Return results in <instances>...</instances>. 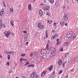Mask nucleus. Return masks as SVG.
Wrapping results in <instances>:
<instances>
[{
  "mask_svg": "<svg viewBox=\"0 0 78 78\" xmlns=\"http://www.w3.org/2000/svg\"><path fill=\"white\" fill-rule=\"evenodd\" d=\"M36 72L34 71L32 72V74L30 75L31 78H34V77H35V78H40V77L39 76V75L37 74H36Z\"/></svg>",
  "mask_w": 78,
  "mask_h": 78,
  "instance_id": "nucleus-1",
  "label": "nucleus"
},
{
  "mask_svg": "<svg viewBox=\"0 0 78 78\" xmlns=\"http://www.w3.org/2000/svg\"><path fill=\"white\" fill-rule=\"evenodd\" d=\"M47 53V51L45 49L42 50L41 52V54L42 56H45Z\"/></svg>",
  "mask_w": 78,
  "mask_h": 78,
  "instance_id": "nucleus-2",
  "label": "nucleus"
},
{
  "mask_svg": "<svg viewBox=\"0 0 78 78\" xmlns=\"http://www.w3.org/2000/svg\"><path fill=\"white\" fill-rule=\"evenodd\" d=\"M38 27L39 28H43L44 27V26L41 22H39L38 23Z\"/></svg>",
  "mask_w": 78,
  "mask_h": 78,
  "instance_id": "nucleus-3",
  "label": "nucleus"
},
{
  "mask_svg": "<svg viewBox=\"0 0 78 78\" xmlns=\"http://www.w3.org/2000/svg\"><path fill=\"white\" fill-rule=\"evenodd\" d=\"M51 55H52V53L51 52H49V53H48L46 56L47 59H50V58L52 56Z\"/></svg>",
  "mask_w": 78,
  "mask_h": 78,
  "instance_id": "nucleus-4",
  "label": "nucleus"
},
{
  "mask_svg": "<svg viewBox=\"0 0 78 78\" xmlns=\"http://www.w3.org/2000/svg\"><path fill=\"white\" fill-rule=\"evenodd\" d=\"M65 23V22L64 21H63L62 22L61 21L60 22V25L61 26H62V27H63V26H64V23Z\"/></svg>",
  "mask_w": 78,
  "mask_h": 78,
  "instance_id": "nucleus-5",
  "label": "nucleus"
},
{
  "mask_svg": "<svg viewBox=\"0 0 78 78\" xmlns=\"http://www.w3.org/2000/svg\"><path fill=\"white\" fill-rule=\"evenodd\" d=\"M50 7L49 6H47L46 8H43V9H44L45 11H49V9H50Z\"/></svg>",
  "mask_w": 78,
  "mask_h": 78,
  "instance_id": "nucleus-6",
  "label": "nucleus"
},
{
  "mask_svg": "<svg viewBox=\"0 0 78 78\" xmlns=\"http://www.w3.org/2000/svg\"><path fill=\"white\" fill-rule=\"evenodd\" d=\"M66 37L68 39L69 38H71V37H72V35L71 34H67L66 35Z\"/></svg>",
  "mask_w": 78,
  "mask_h": 78,
  "instance_id": "nucleus-7",
  "label": "nucleus"
},
{
  "mask_svg": "<svg viewBox=\"0 0 78 78\" xmlns=\"http://www.w3.org/2000/svg\"><path fill=\"white\" fill-rule=\"evenodd\" d=\"M4 11H5L4 9H2L0 12V16H3V15L4 14Z\"/></svg>",
  "mask_w": 78,
  "mask_h": 78,
  "instance_id": "nucleus-8",
  "label": "nucleus"
},
{
  "mask_svg": "<svg viewBox=\"0 0 78 78\" xmlns=\"http://www.w3.org/2000/svg\"><path fill=\"white\" fill-rule=\"evenodd\" d=\"M53 66H51L49 68H48V70L49 71H51L53 70Z\"/></svg>",
  "mask_w": 78,
  "mask_h": 78,
  "instance_id": "nucleus-9",
  "label": "nucleus"
},
{
  "mask_svg": "<svg viewBox=\"0 0 78 78\" xmlns=\"http://www.w3.org/2000/svg\"><path fill=\"white\" fill-rule=\"evenodd\" d=\"M36 60L37 62H39L41 60V58L37 57L36 58Z\"/></svg>",
  "mask_w": 78,
  "mask_h": 78,
  "instance_id": "nucleus-10",
  "label": "nucleus"
},
{
  "mask_svg": "<svg viewBox=\"0 0 78 78\" xmlns=\"http://www.w3.org/2000/svg\"><path fill=\"white\" fill-rule=\"evenodd\" d=\"M39 12L40 15V16L41 17V16H42V15H43V12H42V11L41 10H40Z\"/></svg>",
  "mask_w": 78,
  "mask_h": 78,
  "instance_id": "nucleus-11",
  "label": "nucleus"
},
{
  "mask_svg": "<svg viewBox=\"0 0 78 78\" xmlns=\"http://www.w3.org/2000/svg\"><path fill=\"white\" fill-rule=\"evenodd\" d=\"M2 20H0V30L2 27Z\"/></svg>",
  "mask_w": 78,
  "mask_h": 78,
  "instance_id": "nucleus-12",
  "label": "nucleus"
},
{
  "mask_svg": "<svg viewBox=\"0 0 78 78\" xmlns=\"http://www.w3.org/2000/svg\"><path fill=\"white\" fill-rule=\"evenodd\" d=\"M31 4H29L28 5V9L29 10H31Z\"/></svg>",
  "mask_w": 78,
  "mask_h": 78,
  "instance_id": "nucleus-13",
  "label": "nucleus"
},
{
  "mask_svg": "<svg viewBox=\"0 0 78 78\" xmlns=\"http://www.w3.org/2000/svg\"><path fill=\"white\" fill-rule=\"evenodd\" d=\"M6 53L8 54V53H9V54H14V51H10L9 52H6Z\"/></svg>",
  "mask_w": 78,
  "mask_h": 78,
  "instance_id": "nucleus-14",
  "label": "nucleus"
},
{
  "mask_svg": "<svg viewBox=\"0 0 78 78\" xmlns=\"http://www.w3.org/2000/svg\"><path fill=\"white\" fill-rule=\"evenodd\" d=\"M64 45H69V42H66L65 43H64Z\"/></svg>",
  "mask_w": 78,
  "mask_h": 78,
  "instance_id": "nucleus-15",
  "label": "nucleus"
},
{
  "mask_svg": "<svg viewBox=\"0 0 78 78\" xmlns=\"http://www.w3.org/2000/svg\"><path fill=\"white\" fill-rule=\"evenodd\" d=\"M45 73H46L45 71H43L41 74V76H44V75H45Z\"/></svg>",
  "mask_w": 78,
  "mask_h": 78,
  "instance_id": "nucleus-16",
  "label": "nucleus"
},
{
  "mask_svg": "<svg viewBox=\"0 0 78 78\" xmlns=\"http://www.w3.org/2000/svg\"><path fill=\"white\" fill-rule=\"evenodd\" d=\"M63 19H64V20H65V21H67L68 20H69V17H65V18H63Z\"/></svg>",
  "mask_w": 78,
  "mask_h": 78,
  "instance_id": "nucleus-17",
  "label": "nucleus"
},
{
  "mask_svg": "<svg viewBox=\"0 0 78 78\" xmlns=\"http://www.w3.org/2000/svg\"><path fill=\"white\" fill-rule=\"evenodd\" d=\"M62 60H59L58 64L60 66H61L62 65Z\"/></svg>",
  "mask_w": 78,
  "mask_h": 78,
  "instance_id": "nucleus-18",
  "label": "nucleus"
},
{
  "mask_svg": "<svg viewBox=\"0 0 78 78\" xmlns=\"http://www.w3.org/2000/svg\"><path fill=\"white\" fill-rule=\"evenodd\" d=\"M10 11L12 13H13V11H14V9L13 8H11L10 9Z\"/></svg>",
  "mask_w": 78,
  "mask_h": 78,
  "instance_id": "nucleus-19",
  "label": "nucleus"
},
{
  "mask_svg": "<svg viewBox=\"0 0 78 78\" xmlns=\"http://www.w3.org/2000/svg\"><path fill=\"white\" fill-rule=\"evenodd\" d=\"M5 36H6L7 37V38H8L9 36V34H5Z\"/></svg>",
  "mask_w": 78,
  "mask_h": 78,
  "instance_id": "nucleus-20",
  "label": "nucleus"
},
{
  "mask_svg": "<svg viewBox=\"0 0 78 78\" xmlns=\"http://www.w3.org/2000/svg\"><path fill=\"white\" fill-rule=\"evenodd\" d=\"M63 72V70H61L60 71L58 72L59 75H60L61 73H62Z\"/></svg>",
  "mask_w": 78,
  "mask_h": 78,
  "instance_id": "nucleus-21",
  "label": "nucleus"
},
{
  "mask_svg": "<svg viewBox=\"0 0 78 78\" xmlns=\"http://www.w3.org/2000/svg\"><path fill=\"white\" fill-rule=\"evenodd\" d=\"M13 22H14V20H12V21H11L10 22V24H11V25H12V26H14V24H13Z\"/></svg>",
  "mask_w": 78,
  "mask_h": 78,
  "instance_id": "nucleus-22",
  "label": "nucleus"
},
{
  "mask_svg": "<svg viewBox=\"0 0 78 78\" xmlns=\"http://www.w3.org/2000/svg\"><path fill=\"white\" fill-rule=\"evenodd\" d=\"M52 52H54V53H55V52L56 51V50L55 48H54L52 50Z\"/></svg>",
  "mask_w": 78,
  "mask_h": 78,
  "instance_id": "nucleus-23",
  "label": "nucleus"
},
{
  "mask_svg": "<svg viewBox=\"0 0 78 78\" xmlns=\"http://www.w3.org/2000/svg\"><path fill=\"white\" fill-rule=\"evenodd\" d=\"M51 4H53L54 3V0H49Z\"/></svg>",
  "mask_w": 78,
  "mask_h": 78,
  "instance_id": "nucleus-24",
  "label": "nucleus"
},
{
  "mask_svg": "<svg viewBox=\"0 0 78 78\" xmlns=\"http://www.w3.org/2000/svg\"><path fill=\"white\" fill-rule=\"evenodd\" d=\"M7 55H8V56H7V57H8V59L9 60V59H10V55H9V54H7Z\"/></svg>",
  "mask_w": 78,
  "mask_h": 78,
  "instance_id": "nucleus-25",
  "label": "nucleus"
},
{
  "mask_svg": "<svg viewBox=\"0 0 78 78\" xmlns=\"http://www.w3.org/2000/svg\"><path fill=\"white\" fill-rule=\"evenodd\" d=\"M48 45H49L48 44H47L46 45V47L47 50H48L49 49V48H48Z\"/></svg>",
  "mask_w": 78,
  "mask_h": 78,
  "instance_id": "nucleus-26",
  "label": "nucleus"
},
{
  "mask_svg": "<svg viewBox=\"0 0 78 78\" xmlns=\"http://www.w3.org/2000/svg\"><path fill=\"white\" fill-rule=\"evenodd\" d=\"M24 40L25 41H27L28 40V37H25Z\"/></svg>",
  "mask_w": 78,
  "mask_h": 78,
  "instance_id": "nucleus-27",
  "label": "nucleus"
},
{
  "mask_svg": "<svg viewBox=\"0 0 78 78\" xmlns=\"http://www.w3.org/2000/svg\"><path fill=\"white\" fill-rule=\"evenodd\" d=\"M62 67L64 68H65V63H62Z\"/></svg>",
  "mask_w": 78,
  "mask_h": 78,
  "instance_id": "nucleus-28",
  "label": "nucleus"
},
{
  "mask_svg": "<svg viewBox=\"0 0 78 78\" xmlns=\"http://www.w3.org/2000/svg\"><path fill=\"white\" fill-rule=\"evenodd\" d=\"M55 37L54 36H53L52 37H51V39L52 40H53L54 39H55Z\"/></svg>",
  "mask_w": 78,
  "mask_h": 78,
  "instance_id": "nucleus-29",
  "label": "nucleus"
},
{
  "mask_svg": "<svg viewBox=\"0 0 78 78\" xmlns=\"http://www.w3.org/2000/svg\"><path fill=\"white\" fill-rule=\"evenodd\" d=\"M21 56H26V54H22Z\"/></svg>",
  "mask_w": 78,
  "mask_h": 78,
  "instance_id": "nucleus-30",
  "label": "nucleus"
},
{
  "mask_svg": "<svg viewBox=\"0 0 78 78\" xmlns=\"http://www.w3.org/2000/svg\"><path fill=\"white\" fill-rule=\"evenodd\" d=\"M55 37H58V34H55V35L54 36Z\"/></svg>",
  "mask_w": 78,
  "mask_h": 78,
  "instance_id": "nucleus-31",
  "label": "nucleus"
},
{
  "mask_svg": "<svg viewBox=\"0 0 78 78\" xmlns=\"http://www.w3.org/2000/svg\"><path fill=\"white\" fill-rule=\"evenodd\" d=\"M2 27L4 28H6V25H5V24H3L2 25Z\"/></svg>",
  "mask_w": 78,
  "mask_h": 78,
  "instance_id": "nucleus-32",
  "label": "nucleus"
},
{
  "mask_svg": "<svg viewBox=\"0 0 78 78\" xmlns=\"http://www.w3.org/2000/svg\"><path fill=\"white\" fill-rule=\"evenodd\" d=\"M7 66H9V62H8L7 63Z\"/></svg>",
  "mask_w": 78,
  "mask_h": 78,
  "instance_id": "nucleus-33",
  "label": "nucleus"
},
{
  "mask_svg": "<svg viewBox=\"0 0 78 78\" xmlns=\"http://www.w3.org/2000/svg\"><path fill=\"white\" fill-rule=\"evenodd\" d=\"M3 4L4 6L5 7V6H6V4H5V1L3 2Z\"/></svg>",
  "mask_w": 78,
  "mask_h": 78,
  "instance_id": "nucleus-34",
  "label": "nucleus"
},
{
  "mask_svg": "<svg viewBox=\"0 0 78 78\" xmlns=\"http://www.w3.org/2000/svg\"><path fill=\"white\" fill-rule=\"evenodd\" d=\"M73 39L75 40V39H76V37L75 36H73Z\"/></svg>",
  "mask_w": 78,
  "mask_h": 78,
  "instance_id": "nucleus-35",
  "label": "nucleus"
},
{
  "mask_svg": "<svg viewBox=\"0 0 78 78\" xmlns=\"http://www.w3.org/2000/svg\"><path fill=\"white\" fill-rule=\"evenodd\" d=\"M69 55V53H66V54L65 55V57H66V56H67V55Z\"/></svg>",
  "mask_w": 78,
  "mask_h": 78,
  "instance_id": "nucleus-36",
  "label": "nucleus"
},
{
  "mask_svg": "<svg viewBox=\"0 0 78 78\" xmlns=\"http://www.w3.org/2000/svg\"><path fill=\"white\" fill-rule=\"evenodd\" d=\"M23 58H21L20 59V62H22V61H23Z\"/></svg>",
  "mask_w": 78,
  "mask_h": 78,
  "instance_id": "nucleus-37",
  "label": "nucleus"
},
{
  "mask_svg": "<svg viewBox=\"0 0 78 78\" xmlns=\"http://www.w3.org/2000/svg\"><path fill=\"white\" fill-rule=\"evenodd\" d=\"M33 56V52H31L30 53V57H31Z\"/></svg>",
  "mask_w": 78,
  "mask_h": 78,
  "instance_id": "nucleus-38",
  "label": "nucleus"
},
{
  "mask_svg": "<svg viewBox=\"0 0 78 78\" xmlns=\"http://www.w3.org/2000/svg\"><path fill=\"white\" fill-rule=\"evenodd\" d=\"M46 15H47V16H50V15H49V13H48V12H46Z\"/></svg>",
  "mask_w": 78,
  "mask_h": 78,
  "instance_id": "nucleus-39",
  "label": "nucleus"
},
{
  "mask_svg": "<svg viewBox=\"0 0 78 78\" xmlns=\"http://www.w3.org/2000/svg\"><path fill=\"white\" fill-rule=\"evenodd\" d=\"M65 17H67V15L66 14H65L63 16V18Z\"/></svg>",
  "mask_w": 78,
  "mask_h": 78,
  "instance_id": "nucleus-40",
  "label": "nucleus"
},
{
  "mask_svg": "<svg viewBox=\"0 0 78 78\" xmlns=\"http://www.w3.org/2000/svg\"><path fill=\"white\" fill-rule=\"evenodd\" d=\"M53 76H50L49 77V78H54Z\"/></svg>",
  "mask_w": 78,
  "mask_h": 78,
  "instance_id": "nucleus-41",
  "label": "nucleus"
},
{
  "mask_svg": "<svg viewBox=\"0 0 78 78\" xmlns=\"http://www.w3.org/2000/svg\"><path fill=\"white\" fill-rule=\"evenodd\" d=\"M5 75H2L1 76V77H2V78H5Z\"/></svg>",
  "mask_w": 78,
  "mask_h": 78,
  "instance_id": "nucleus-42",
  "label": "nucleus"
},
{
  "mask_svg": "<svg viewBox=\"0 0 78 78\" xmlns=\"http://www.w3.org/2000/svg\"><path fill=\"white\" fill-rule=\"evenodd\" d=\"M28 34H26L25 35V37H28Z\"/></svg>",
  "mask_w": 78,
  "mask_h": 78,
  "instance_id": "nucleus-43",
  "label": "nucleus"
},
{
  "mask_svg": "<svg viewBox=\"0 0 78 78\" xmlns=\"http://www.w3.org/2000/svg\"><path fill=\"white\" fill-rule=\"evenodd\" d=\"M23 32L24 33H27L26 31H23Z\"/></svg>",
  "mask_w": 78,
  "mask_h": 78,
  "instance_id": "nucleus-44",
  "label": "nucleus"
},
{
  "mask_svg": "<svg viewBox=\"0 0 78 78\" xmlns=\"http://www.w3.org/2000/svg\"><path fill=\"white\" fill-rule=\"evenodd\" d=\"M52 32L53 33H55V32H56V31H55V30H53L52 31Z\"/></svg>",
  "mask_w": 78,
  "mask_h": 78,
  "instance_id": "nucleus-45",
  "label": "nucleus"
},
{
  "mask_svg": "<svg viewBox=\"0 0 78 78\" xmlns=\"http://www.w3.org/2000/svg\"><path fill=\"white\" fill-rule=\"evenodd\" d=\"M72 62H74L75 61V60H74V59H73L72 60Z\"/></svg>",
  "mask_w": 78,
  "mask_h": 78,
  "instance_id": "nucleus-46",
  "label": "nucleus"
},
{
  "mask_svg": "<svg viewBox=\"0 0 78 78\" xmlns=\"http://www.w3.org/2000/svg\"><path fill=\"white\" fill-rule=\"evenodd\" d=\"M52 75H55V72H54L52 73Z\"/></svg>",
  "mask_w": 78,
  "mask_h": 78,
  "instance_id": "nucleus-47",
  "label": "nucleus"
},
{
  "mask_svg": "<svg viewBox=\"0 0 78 78\" xmlns=\"http://www.w3.org/2000/svg\"><path fill=\"white\" fill-rule=\"evenodd\" d=\"M30 65L31 67H34V65L31 64H30Z\"/></svg>",
  "mask_w": 78,
  "mask_h": 78,
  "instance_id": "nucleus-48",
  "label": "nucleus"
},
{
  "mask_svg": "<svg viewBox=\"0 0 78 78\" xmlns=\"http://www.w3.org/2000/svg\"><path fill=\"white\" fill-rule=\"evenodd\" d=\"M59 44H60V42H57V45H59Z\"/></svg>",
  "mask_w": 78,
  "mask_h": 78,
  "instance_id": "nucleus-49",
  "label": "nucleus"
},
{
  "mask_svg": "<svg viewBox=\"0 0 78 78\" xmlns=\"http://www.w3.org/2000/svg\"><path fill=\"white\" fill-rule=\"evenodd\" d=\"M44 2L45 3H47V1L46 0H44Z\"/></svg>",
  "mask_w": 78,
  "mask_h": 78,
  "instance_id": "nucleus-50",
  "label": "nucleus"
},
{
  "mask_svg": "<svg viewBox=\"0 0 78 78\" xmlns=\"http://www.w3.org/2000/svg\"><path fill=\"white\" fill-rule=\"evenodd\" d=\"M53 25L54 26H56V23H54Z\"/></svg>",
  "mask_w": 78,
  "mask_h": 78,
  "instance_id": "nucleus-51",
  "label": "nucleus"
},
{
  "mask_svg": "<svg viewBox=\"0 0 78 78\" xmlns=\"http://www.w3.org/2000/svg\"><path fill=\"white\" fill-rule=\"evenodd\" d=\"M60 51H63V49L62 48L60 49Z\"/></svg>",
  "mask_w": 78,
  "mask_h": 78,
  "instance_id": "nucleus-52",
  "label": "nucleus"
},
{
  "mask_svg": "<svg viewBox=\"0 0 78 78\" xmlns=\"http://www.w3.org/2000/svg\"><path fill=\"white\" fill-rule=\"evenodd\" d=\"M26 63L27 64H28V65H29V64H30V63H29L28 62V61H27Z\"/></svg>",
  "mask_w": 78,
  "mask_h": 78,
  "instance_id": "nucleus-53",
  "label": "nucleus"
},
{
  "mask_svg": "<svg viewBox=\"0 0 78 78\" xmlns=\"http://www.w3.org/2000/svg\"><path fill=\"white\" fill-rule=\"evenodd\" d=\"M65 78H68V76L67 75L65 77Z\"/></svg>",
  "mask_w": 78,
  "mask_h": 78,
  "instance_id": "nucleus-54",
  "label": "nucleus"
},
{
  "mask_svg": "<svg viewBox=\"0 0 78 78\" xmlns=\"http://www.w3.org/2000/svg\"><path fill=\"white\" fill-rule=\"evenodd\" d=\"M10 33H11V32H8L7 34H10Z\"/></svg>",
  "mask_w": 78,
  "mask_h": 78,
  "instance_id": "nucleus-55",
  "label": "nucleus"
},
{
  "mask_svg": "<svg viewBox=\"0 0 78 78\" xmlns=\"http://www.w3.org/2000/svg\"><path fill=\"white\" fill-rule=\"evenodd\" d=\"M48 23H50V21H49V20H48Z\"/></svg>",
  "mask_w": 78,
  "mask_h": 78,
  "instance_id": "nucleus-56",
  "label": "nucleus"
},
{
  "mask_svg": "<svg viewBox=\"0 0 78 78\" xmlns=\"http://www.w3.org/2000/svg\"><path fill=\"white\" fill-rule=\"evenodd\" d=\"M71 72H73V71H74L73 69H71Z\"/></svg>",
  "mask_w": 78,
  "mask_h": 78,
  "instance_id": "nucleus-57",
  "label": "nucleus"
},
{
  "mask_svg": "<svg viewBox=\"0 0 78 78\" xmlns=\"http://www.w3.org/2000/svg\"><path fill=\"white\" fill-rule=\"evenodd\" d=\"M57 42H59V38L57 39Z\"/></svg>",
  "mask_w": 78,
  "mask_h": 78,
  "instance_id": "nucleus-58",
  "label": "nucleus"
},
{
  "mask_svg": "<svg viewBox=\"0 0 78 78\" xmlns=\"http://www.w3.org/2000/svg\"><path fill=\"white\" fill-rule=\"evenodd\" d=\"M27 67H31L30 65H28L27 66Z\"/></svg>",
  "mask_w": 78,
  "mask_h": 78,
  "instance_id": "nucleus-59",
  "label": "nucleus"
},
{
  "mask_svg": "<svg viewBox=\"0 0 78 78\" xmlns=\"http://www.w3.org/2000/svg\"><path fill=\"white\" fill-rule=\"evenodd\" d=\"M46 35H48V33L47 31H46Z\"/></svg>",
  "mask_w": 78,
  "mask_h": 78,
  "instance_id": "nucleus-60",
  "label": "nucleus"
},
{
  "mask_svg": "<svg viewBox=\"0 0 78 78\" xmlns=\"http://www.w3.org/2000/svg\"><path fill=\"white\" fill-rule=\"evenodd\" d=\"M26 45H28V42H27L26 43Z\"/></svg>",
  "mask_w": 78,
  "mask_h": 78,
  "instance_id": "nucleus-61",
  "label": "nucleus"
},
{
  "mask_svg": "<svg viewBox=\"0 0 78 78\" xmlns=\"http://www.w3.org/2000/svg\"><path fill=\"white\" fill-rule=\"evenodd\" d=\"M46 38H47V37H48V35H46Z\"/></svg>",
  "mask_w": 78,
  "mask_h": 78,
  "instance_id": "nucleus-62",
  "label": "nucleus"
},
{
  "mask_svg": "<svg viewBox=\"0 0 78 78\" xmlns=\"http://www.w3.org/2000/svg\"><path fill=\"white\" fill-rule=\"evenodd\" d=\"M23 61H27V59H24L23 58Z\"/></svg>",
  "mask_w": 78,
  "mask_h": 78,
  "instance_id": "nucleus-63",
  "label": "nucleus"
},
{
  "mask_svg": "<svg viewBox=\"0 0 78 78\" xmlns=\"http://www.w3.org/2000/svg\"><path fill=\"white\" fill-rule=\"evenodd\" d=\"M22 78H26L25 76L22 77Z\"/></svg>",
  "mask_w": 78,
  "mask_h": 78,
  "instance_id": "nucleus-64",
  "label": "nucleus"
}]
</instances>
